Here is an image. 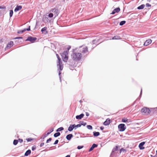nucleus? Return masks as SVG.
<instances>
[{
	"mask_svg": "<svg viewBox=\"0 0 157 157\" xmlns=\"http://www.w3.org/2000/svg\"><path fill=\"white\" fill-rule=\"evenodd\" d=\"M100 128V129L101 130H103L104 129V127L102 126Z\"/></svg>",
	"mask_w": 157,
	"mask_h": 157,
	"instance_id": "4d7b16f0",
	"label": "nucleus"
},
{
	"mask_svg": "<svg viewBox=\"0 0 157 157\" xmlns=\"http://www.w3.org/2000/svg\"><path fill=\"white\" fill-rule=\"evenodd\" d=\"M81 100H80V102H81Z\"/></svg>",
	"mask_w": 157,
	"mask_h": 157,
	"instance_id": "052dcab7",
	"label": "nucleus"
},
{
	"mask_svg": "<svg viewBox=\"0 0 157 157\" xmlns=\"http://www.w3.org/2000/svg\"><path fill=\"white\" fill-rule=\"evenodd\" d=\"M53 13H50L49 14L48 17L51 18V17H53Z\"/></svg>",
	"mask_w": 157,
	"mask_h": 157,
	"instance_id": "c9c22d12",
	"label": "nucleus"
},
{
	"mask_svg": "<svg viewBox=\"0 0 157 157\" xmlns=\"http://www.w3.org/2000/svg\"><path fill=\"white\" fill-rule=\"evenodd\" d=\"M86 115L87 116H89V113L88 112H86Z\"/></svg>",
	"mask_w": 157,
	"mask_h": 157,
	"instance_id": "6e6d98bb",
	"label": "nucleus"
},
{
	"mask_svg": "<svg viewBox=\"0 0 157 157\" xmlns=\"http://www.w3.org/2000/svg\"><path fill=\"white\" fill-rule=\"evenodd\" d=\"M58 142H59L58 140H56V141H55V142L54 143V144L55 145V144H57L58 143Z\"/></svg>",
	"mask_w": 157,
	"mask_h": 157,
	"instance_id": "a18cd8bd",
	"label": "nucleus"
},
{
	"mask_svg": "<svg viewBox=\"0 0 157 157\" xmlns=\"http://www.w3.org/2000/svg\"><path fill=\"white\" fill-rule=\"evenodd\" d=\"M71 57L74 60L78 61L80 60L82 56L81 53L75 51L71 55Z\"/></svg>",
	"mask_w": 157,
	"mask_h": 157,
	"instance_id": "7ed1b4c3",
	"label": "nucleus"
},
{
	"mask_svg": "<svg viewBox=\"0 0 157 157\" xmlns=\"http://www.w3.org/2000/svg\"><path fill=\"white\" fill-rule=\"evenodd\" d=\"M18 143V140H15L13 141V144L14 145H16Z\"/></svg>",
	"mask_w": 157,
	"mask_h": 157,
	"instance_id": "7c9ffc66",
	"label": "nucleus"
},
{
	"mask_svg": "<svg viewBox=\"0 0 157 157\" xmlns=\"http://www.w3.org/2000/svg\"><path fill=\"white\" fill-rule=\"evenodd\" d=\"M96 41V40H93L92 42V44H94L96 43L95 41Z\"/></svg>",
	"mask_w": 157,
	"mask_h": 157,
	"instance_id": "603ef678",
	"label": "nucleus"
},
{
	"mask_svg": "<svg viewBox=\"0 0 157 157\" xmlns=\"http://www.w3.org/2000/svg\"><path fill=\"white\" fill-rule=\"evenodd\" d=\"M56 56L58 59V62L57 63V66H59V67H58V70H59V79L60 82H61V73L60 72V71H62L63 69V65H62V61H61V59L59 57V56L58 54H56Z\"/></svg>",
	"mask_w": 157,
	"mask_h": 157,
	"instance_id": "f257e3e1",
	"label": "nucleus"
},
{
	"mask_svg": "<svg viewBox=\"0 0 157 157\" xmlns=\"http://www.w3.org/2000/svg\"><path fill=\"white\" fill-rule=\"evenodd\" d=\"M44 145V143H41L40 144V147H42Z\"/></svg>",
	"mask_w": 157,
	"mask_h": 157,
	"instance_id": "5fc2aeb1",
	"label": "nucleus"
},
{
	"mask_svg": "<svg viewBox=\"0 0 157 157\" xmlns=\"http://www.w3.org/2000/svg\"><path fill=\"white\" fill-rule=\"evenodd\" d=\"M110 120L109 118H107L106 120L104 122V124L105 125L107 126L109 125L110 123Z\"/></svg>",
	"mask_w": 157,
	"mask_h": 157,
	"instance_id": "dca6fc26",
	"label": "nucleus"
},
{
	"mask_svg": "<svg viewBox=\"0 0 157 157\" xmlns=\"http://www.w3.org/2000/svg\"><path fill=\"white\" fill-rule=\"evenodd\" d=\"M13 42L11 41L7 45L6 47L7 48H10L13 46Z\"/></svg>",
	"mask_w": 157,
	"mask_h": 157,
	"instance_id": "aec40b11",
	"label": "nucleus"
},
{
	"mask_svg": "<svg viewBox=\"0 0 157 157\" xmlns=\"http://www.w3.org/2000/svg\"><path fill=\"white\" fill-rule=\"evenodd\" d=\"M18 141L20 143H21L23 142V140L21 139H19Z\"/></svg>",
	"mask_w": 157,
	"mask_h": 157,
	"instance_id": "864d4df0",
	"label": "nucleus"
},
{
	"mask_svg": "<svg viewBox=\"0 0 157 157\" xmlns=\"http://www.w3.org/2000/svg\"><path fill=\"white\" fill-rule=\"evenodd\" d=\"M36 149V147L35 146H33L32 147V151L35 150Z\"/></svg>",
	"mask_w": 157,
	"mask_h": 157,
	"instance_id": "de8ad7c7",
	"label": "nucleus"
},
{
	"mask_svg": "<svg viewBox=\"0 0 157 157\" xmlns=\"http://www.w3.org/2000/svg\"><path fill=\"white\" fill-rule=\"evenodd\" d=\"M83 147V146H78L77 147V149H80Z\"/></svg>",
	"mask_w": 157,
	"mask_h": 157,
	"instance_id": "a19ab883",
	"label": "nucleus"
},
{
	"mask_svg": "<svg viewBox=\"0 0 157 157\" xmlns=\"http://www.w3.org/2000/svg\"><path fill=\"white\" fill-rule=\"evenodd\" d=\"M65 157H70V156L69 155H67Z\"/></svg>",
	"mask_w": 157,
	"mask_h": 157,
	"instance_id": "13d9d810",
	"label": "nucleus"
},
{
	"mask_svg": "<svg viewBox=\"0 0 157 157\" xmlns=\"http://www.w3.org/2000/svg\"><path fill=\"white\" fill-rule=\"evenodd\" d=\"M23 38V37H17L14 38V39H22Z\"/></svg>",
	"mask_w": 157,
	"mask_h": 157,
	"instance_id": "49530a36",
	"label": "nucleus"
},
{
	"mask_svg": "<svg viewBox=\"0 0 157 157\" xmlns=\"http://www.w3.org/2000/svg\"><path fill=\"white\" fill-rule=\"evenodd\" d=\"M73 135L72 134H70L67 135L66 136V138L68 140H71V138L73 137Z\"/></svg>",
	"mask_w": 157,
	"mask_h": 157,
	"instance_id": "6ab92c4d",
	"label": "nucleus"
},
{
	"mask_svg": "<svg viewBox=\"0 0 157 157\" xmlns=\"http://www.w3.org/2000/svg\"><path fill=\"white\" fill-rule=\"evenodd\" d=\"M13 13V10H10V17H12V16Z\"/></svg>",
	"mask_w": 157,
	"mask_h": 157,
	"instance_id": "c756f323",
	"label": "nucleus"
},
{
	"mask_svg": "<svg viewBox=\"0 0 157 157\" xmlns=\"http://www.w3.org/2000/svg\"><path fill=\"white\" fill-rule=\"evenodd\" d=\"M23 157V156H21V157Z\"/></svg>",
	"mask_w": 157,
	"mask_h": 157,
	"instance_id": "680f3d73",
	"label": "nucleus"
},
{
	"mask_svg": "<svg viewBox=\"0 0 157 157\" xmlns=\"http://www.w3.org/2000/svg\"><path fill=\"white\" fill-rule=\"evenodd\" d=\"M146 6L147 7H151V6L150 4L148 3L146 4Z\"/></svg>",
	"mask_w": 157,
	"mask_h": 157,
	"instance_id": "8fccbe9b",
	"label": "nucleus"
},
{
	"mask_svg": "<svg viewBox=\"0 0 157 157\" xmlns=\"http://www.w3.org/2000/svg\"><path fill=\"white\" fill-rule=\"evenodd\" d=\"M68 67H69V68L71 69H72V68H73V67L72 66V65H71V64H68Z\"/></svg>",
	"mask_w": 157,
	"mask_h": 157,
	"instance_id": "37998d69",
	"label": "nucleus"
},
{
	"mask_svg": "<svg viewBox=\"0 0 157 157\" xmlns=\"http://www.w3.org/2000/svg\"><path fill=\"white\" fill-rule=\"evenodd\" d=\"M145 5L144 4H142L140 6H139L137 8V9L138 10H141L144 8L145 7Z\"/></svg>",
	"mask_w": 157,
	"mask_h": 157,
	"instance_id": "5701e85b",
	"label": "nucleus"
},
{
	"mask_svg": "<svg viewBox=\"0 0 157 157\" xmlns=\"http://www.w3.org/2000/svg\"><path fill=\"white\" fill-rule=\"evenodd\" d=\"M84 115L83 113H81L79 115H77L75 117L77 120H80L84 117Z\"/></svg>",
	"mask_w": 157,
	"mask_h": 157,
	"instance_id": "ddd939ff",
	"label": "nucleus"
},
{
	"mask_svg": "<svg viewBox=\"0 0 157 157\" xmlns=\"http://www.w3.org/2000/svg\"><path fill=\"white\" fill-rule=\"evenodd\" d=\"M126 23V21H121L119 25L121 26H122L124 24Z\"/></svg>",
	"mask_w": 157,
	"mask_h": 157,
	"instance_id": "c85d7f7f",
	"label": "nucleus"
},
{
	"mask_svg": "<svg viewBox=\"0 0 157 157\" xmlns=\"http://www.w3.org/2000/svg\"><path fill=\"white\" fill-rule=\"evenodd\" d=\"M81 126V124H78L76 125L75 124V126H74L75 128H78V127H80Z\"/></svg>",
	"mask_w": 157,
	"mask_h": 157,
	"instance_id": "f704fd0d",
	"label": "nucleus"
},
{
	"mask_svg": "<svg viewBox=\"0 0 157 157\" xmlns=\"http://www.w3.org/2000/svg\"><path fill=\"white\" fill-rule=\"evenodd\" d=\"M53 131V129L52 128L50 130V132H48L47 134H45L44 136H43L41 138L42 139H44L45 137H46L48 135L50 134Z\"/></svg>",
	"mask_w": 157,
	"mask_h": 157,
	"instance_id": "2eb2a0df",
	"label": "nucleus"
},
{
	"mask_svg": "<svg viewBox=\"0 0 157 157\" xmlns=\"http://www.w3.org/2000/svg\"><path fill=\"white\" fill-rule=\"evenodd\" d=\"M121 39L120 37L118 36H115L112 38L113 40H118Z\"/></svg>",
	"mask_w": 157,
	"mask_h": 157,
	"instance_id": "393cba45",
	"label": "nucleus"
},
{
	"mask_svg": "<svg viewBox=\"0 0 157 157\" xmlns=\"http://www.w3.org/2000/svg\"><path fill=\"white\" fill-rule=\"evenodd\" d=\"M125 125V124H121L118 125V128L120 131L123 132L124 131L126 128Z\"/></svg>",
	"mask_w": 157,
	"mask_h": 157,
	"instance_id": "0eeeda50",
	"label": "nucleus"
},
{
	"mask_svg": "<svg viewBox=\"0 0 157 157\" xmlns=\"http://www.w3.org/2000/svg\"><path fill=\"white\" fill-rule=\"evenodd\" d=\"M128 121V119H127L126 118V119H122V121L123 122H127Z\"/></svg>",
	"mask_w": 157,
	"mask_h": 157,
	"instance_id": "58836bf2",
	"label": "nucleus"
},
{
	"mask_svg": "<svg viewBox=\"0 0 157 157\" xmlns=\"http://www.w3.org/2000/svg\"><path fill=\"white\" fill-rule=\"evenodd\" d=\"M22 6H21L17 5L14 10V11L17 12L19 11L22 8Z\"/></svg>",
	"mask_w": 157,
	"mask_h": 157,
	"instance_id": "a211bd4d",
	"label": "nucleus"
},
{
	"mask_svg": "<svg viewBox=\"0 0 157 157\" xmlns=\"http://www.w3.org/2000/svg\"><path fill=\"white\" fill-rule=\"evenodd\" d=\"M86 122H84L83 121L81 122V125H82L83 126H85L86 124Z\"/></svg>",
	"mask_w": 157,
	"mask_h": 157,
	"instance_id": "e433bc0d",
	"label": "nucleus"
},
{
	"mask_svg": "<svg viewBox=\"0 0 157 157\" xmlns=\"http://www.w3.org/2000/svg\"><path fill=\"white\" fill-rule=\"evenodd\" d=\"M24 31H29L30 30V26H29V28H27V29H24Z\"/></svg>",
	"mask_w": 157,
	"mask_h": 157,
	"instance_id": "4c0bfd02",
	"label": "nucleus"
},
{
	"mask_svg": "<svg viewBox=\"0 0 157 157\" xmlns=\"http://www.w3.org/2000/svg\"><path fill=\"white\" fill-rule=\"evenodd\" d=\"M122 151L125 152L126 151V150L123 148H121L120 150V153H121Z\"/></svg>",
	"mask_w": 157,
	"mask_h": 157,
	"instance_id": "79ce46f5",
	"label": "nucleus"
},
{
	"mask_svg": "<svg viewBox=\"0 0 157 157\" xmlns=\"http://www.w3.org/2000/svg\"><path fill=\"white\" fill-rule=\"evenodd\" d=\"M78 52L82 54V56H83L85 54H88V48L86 46L80 47L78 50Z\"/></svg>",
	"mask_w": 157,
	"mask_h": 157,
	"instance_id": "20e7f679",
	"label": "nucleus"
},
{
	"mask_svg": "<svg viewBox=\"0 0 157 157\" xmlns=\"http://www.w3.org/2000/svg\"><path fill=\"white\" fill-rule=\"evenodd\" d=\"M42 21L45 23L48 22L50 21L48 16H44L42 19Z\"/></svg>",
	"mask_w": 157,
	"mask_h": 157,
	"instance_id": "6e6552de",
	"label": "nucleus"
},
{
	"mask_svg": "<svg viewBox=\"0 0 157 157\" xmlns=\"http://www.w3.org/2000/svg\"><path fill=\"white\" fill-rule=\"evenodd\" d=\"M37 38L35 37H33L31 36H29L28 37L27 39L25 40V41H29L31 43H34L36 40Z\"/></svg>",
	"mask_w": 157,
	"mask_h": 157,
	"instance_id": "423d86ee",
	"label": "nucleus"
},
{
	"mask_svg": "<svg viewBox=\"0 0 157 157\" xmlns=\"http://www.w3.org/2000/svg\"><path fill=\"white\" fill-rule=\"evenodd\" d=\"M60 135V133L59 132H57L55 133L54 135V136L55 137H57Z\"/></svg>",
	"mask_w": 157,
	"mask_h": 157,
	"instance_id": "bb28decb",
	"label": "nucleus"
},
{
	"mask_svg": "<svg viewBox=\"0 0 157 157\" xmlns=\"http://www.w3.org/2000/svg\"><path fill=\"white\" fill-rule=\"evenodd\" d=\"M5 12V10H0V14H3Z\"/></svg>",
	"mask_w": 157,
	"mask_h": 157,
	"instance_id": "c03bdc74",
	"label": "nucleus"
},
{
	"mask_svg": "<svg viewBox=\"0 0 157 157\" xmlns=\"http://www.w3.org/2000/svg\"><path fill=\"white\" fill-rule=\"evenodd\" d=\"M52 138H50L49 139L47 140L46 141V143H48L49 142V141H50L52 140Z\"/></svg>",
	"mask_w": 157,
	"mask_h": 157,
	"instance_id": "ea45409f",
	"label": "nucleus"
},
{
	"mask_svg": "<svg viewBox=\"0 0 157 157\" xmlns=\"http://www.w3.org/2000/svg\"><path fill=\"white\" fill-rule=\"evenodd\" d=\"M71 48L70 46H69L67 48V50L63 51L61 55L62 59L65 62H67L68 60L69 50Z\"/></svg>",
	"mask_w": 157,
	"mask_h": 157,
	"instance_id": "f03ea898",
	"label": "nucleus"
},
{
	"mask_svg": "<svg viewBox=\"0 0 157 157\" xmlns=\"http://www.w3.org/2000/svg\"><path fill=\"white\" fill-rule=\"evenodd\" d=\"M93 135L94 136L97 137L100 135V133L99 132H94Z\"/></svg>",
	"mask_w": 157,
	"mask_h": 157,
	"instance_id": "b1692460",
	"label": "nucleus"
},
{
	"mask_svg": "<svg viewBox=\"0 0 157 157\" xmlns=\"http://www.w3.org/2000/svg\"><path fill=\"white\" fill-rule=\"evenodd\" d=\"M145 142H142L140 143L139 145V147L140 150H143L144 148V147L143 146Z\"/></svg>",
	"mask_w": 157,
	"mask_h": 157,
	"instance_id": "4468645a",
	"label": "nucleus"
},
{
	"mask_svg": "<svg viewBox=\"0 0 157 157\" xmlns=\"http://www.w3.org/2000/svg\"><path fill=\"white\" fill-rule=\"evenodd\" d=\"M87 128L89 129H90V130H91L92 129V127L91 125H87Z\"/></svg>",
	"mask_w": 157,
	"mask_h": 157,
	"instance_id": "473e14b6",
	"label": "nucleus"
},
{
	"mask_svg": "<svg viewBox=\"0 0 157 157\" xmlns=\"http://www.w3.org/2000/svg\"><path fill=\"white\" fill-rule=\"evenodd\" d=\"M152 42V40L151 39H148L146 41L144 44V46H147L150 44Z\"/></svg>",
	"mask_w": 157,
	"mask_h": 157,
	"instance_id": "f8f14e48",
	"label": "nucleus"
},
{
	"mask_svg": "<svg viewBox=\"0 0 157 157\" xmlns=\"http://www.w3.org/2000/svg\"><path fill=\"white\" fill-rule=\"evenodd\" d=\"M47 27H45L43 28H42L41 29V32L43 33L44 32H45L46 33L45 34H47L48 33L47 31Z\"/></svg>",
	"mask_w": 157,
	"mask_h": 157,
	"instance_id": "412c9836",
	"label": "nucleus"
},
{
	"mask_svg": "<svg viewBox=\"0 0 157 157\" xmlns=\"http://www.w3.org/2000/svg\"><path fill=\"white\" fill-rule=\"evenodd\" d=\"M141 111L142 113H144L146 114H149L151 112L149 109L147 107H144L142 108Z\"/></svg>",
	"mask_w": 157,
	"mask_h": 157,
	"instance_id": "39448f33",
	"label": "nucleus"
},
{
	"mask_svg": "<svg viewBox=\"0 0 157 157\" xmlns=\"http://www.w3.org/2000/svg\"><path fill=\"white\" fill-rule=\"evenodd\" d=\"M120 10V8L117 7L114 9L111 13V14H114L116 13H118Z\"/></svg>",
	"mask_w": 157,
	"mask_h": 157,
	"instance_id": "9b49d317",
	"label": "nucleus"
},
{
	"mask_svg": "<svg viewBox=\"0 0 157 157\" xmlns=\"http://www.w3.org/2000/svg\"><path fill=\"white\" fill-rule=\"evenodd\" d=\"M142 94V89H141L140 93V94L139 96V97L140 98V99L141 98Z\"/></svg>",
	"mask_w": 157,
	"mask_h": 157,
	"instance_id": "3c124183",
	"label": "nucleus"
},
{
	"mask_svg": "<svg viewBox=\"0 0 157 157\" xmlns=\"http://www.w3.org/2000/svg\"><path fill=\"white\" fill-rule=\"evenodd\" d=\"M31 153V151L30 150H28L27 151L25 154V156H27L29 155Z\"/></svg>",
	"mask_w": 157,
	"mask_h": 157,
	"instance_id": "4be33fe9",
	"label": "nucleus"
},
{
	"mask_svg": "<svg viewBox=\"0 0 157 157\" xmlns=\"http://www.w3.org/2000/svg\"><path fill=\"white\" fill-rule=\"evenodd\" d=\"M64 129V128L63 127H61L58 128L56 130V132H58L63 130Z\"/></svg>",
	"mask_w": 157,
	"mask_h": 157,
	"instance_id": "cd10ccee",
	"label": "nucleus"
},
{
	"mask_svg": "<svg viewBox=\"0 0 157 157\" xmlns=\"http://www.w3.org/2000/svg\"><path fill=\"white\" fill-rule=\"evenodd\" d=\"M0 9H4L5 11L6 7L5 6H0Z\"/></svg>",
	"mask_w": 157,
	"mask_h": 157,
	"instance_id": "09e8293b",
	"label": "nucleus"
},
{
	"mask_svg": "<svg viewBox=\"0 0 157 157\" xmlns=\"http://www.w3.org/2000/svg\"><path fill=\"white\" fill-rule=\"evenodd\" d=\"M97 146L98 145L97 144H93L89 150V152L91 151L95 147H97Z\"/></svg>",
	"mask_w": 157,
	"mask_h": 157,
	"instance_id": "f3484780",
	"label": "nucleus"
},
{
	"mask_svg": "<svg viewBox=\"0 0 157 157\" xmlns=\"http://www.w3.org/2000/svg\"><path fill=\"white\" fill-rule=\"evenodd\" d=\"M75 126V124L70 125L68 128V130L69 131L71 132L72 131L74 128L75 129V130L76 129V128H75L74 127Z\"/></svg>",
	"mask_w": 157,
	"mask_h": 157,
	"instance_id": "9d476101",
	"label": "nucleus"
},
{
	"mask_svg": "<svg viewBox=\"0 0 157 157\" xmlns=\"http://www.w3.org/2000/svg\"><path fill=\"white\" fill-rule=\"evenodd\" d=\"M33 140V139L31 138H29L26 139V140L28 142H30Z\"/></svg>",
	"mask_w": 157,
	"mask_h": 157,
	"instance_id": "72a5a7b5",
	"label": "nucleus"
},
{
	"mask_svg": "<svg viewBox=\"0 0 157 157\" xmlns=\"http://www.w3.org/2000/svg\"><path fill=\"white\" fill-rule=\"evenodd\" d=\"M156 155H157V150L156 151Z\"/></svg>",
	"mask_w": 157,
	"mask_h": 157,
	"instance_id": "bf43d9fd",
	"label": "nucleus"
},
{
	"mask_svg": "<svg viewBox=\"0 0 157 157\" xmlns=\"http://www.w3.org/2000/svg\"><path fill=\"white\" fill-rule=\"evenodd\" d=\"M51 11L53 12V13H54V15H55V16H57L59 13L58 10L55 8H54L51 10Z\"/></svg>",
	"mask_w": 157,
	"mask_h": 157,
	"instance_id": "1a4fd4ad",
	"label": "nucleus"
},
{
	"mask_svg": "<svg viewBox=\"0 0 157 157\" xmlns=\"http://www.w3.org/2000/svg\"><path fill=\"white\" fill-rule=\"evenodd\" d=\"M117 149H118V147L117 146H116L114 148L113 150H112V153H111V154L110 155V156H111L112 154V153L114 152L115 151H117Z\"/></svg>",
	"mask_w": 157,
	"mask_h": 157,
	"instance_id": "a878e982",
	"label": "nucleus"
},
{
	"mask_svg": "<svg viewBox=\"0 0 157 157\" xmlns=\"http://www.w3.org/2000/svg\"><path fill=\"white\" fill-rule=\"evenodd\" d=\"M25 32L24 29L23 30H19L17 32V33L18 34H21Z\"/></svg>",
	"mask_w": 157,
	"mask_h": 157,
	"instance_id": "2f4dec72",
	"label": "nucleus"
}]
</instances>
